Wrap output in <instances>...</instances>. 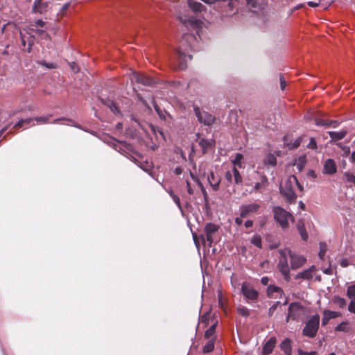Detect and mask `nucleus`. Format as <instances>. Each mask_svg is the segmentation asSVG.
<instances>
[{
	"label": "nucleus",
	"mask_w": 355,
	"mask_h": 355,
	"mask_svg": "<svg viewBox=\"0 0 355 355\" xmlns=\"http://www.w3.org/2000/svg\"><path fill=\"white\" fill-rule=\"evenodd\" d=\"M263 164L266 166H274L277 164L276 157L272 154H268L263 159Z\"/></svg>",
	"instance_id": "28"
},
{
	"label": "nucleus",
	"mask_w": 355,
	"mask_h": 355,
	"mask_svg": "<svg viewBox=\"0 0 355 355\" xmlns=\"http://www.w3.org/2000/svg\"><path fill=\"white\" fill-rule=\"evenodd\" d=\"M268 182L267 178L264 175L261 178V181L260 182L256 183L254 187L255 189L259 190L261 188L264 187Z\"/></svg>",
	"instance_id": "41"
},
{
	"label": "nucleus",
	"mask_w": 355,
	"mask_h": 355,
	"mask_svg": "<svg viewBox=\"0 0 355 355\" xmlns=\"http://www.w3.org/2000/svg\"><path fill=\"white\" fill-rule=\"evenodd\" d=\"M275 293H282V290L279 287H278V286H274V285H270L268 287V294L269 295H272Z\"/></svg>",
	"instance_id": "38"
},
{
	"label": "nucleus",
	"mask_w": 355,
	"mask_h": 355,
	"mask_svg": "<svg viewBox=\"0 0 355 355\" xmlns=\"http://www.w3.org/2000/svg\"><path fill=\"white\" fill-rule=\"evenodd\" d=\"M251 243L259 248H262L261 238L259 235L255 234L251 239Z\"/></svg>",
	"instance_id": "35"
},
{
	"label": "nucleus",
	"mask_w": 355,
	"mask_h": 355,
	"mask_svg": "<svg viewBox=\"0 0 355 355\" xmlns=\"http://www.w3.org/2000/svg\"><path fill=\"white\" fill-rule=\"evenodd\" d=\"M260 205L257 203H250L241 205L239 208L240 216L241 218H248L254 214L258 212Z\"/></svg>",
	"instance_id": "10"
},
{
	"label": "nucleus",
	"mask_w": 355,
	"mask_h": 355,
	"mask_svg": "<svg viewBox=\"0 0 355 355\" xmlns=\"http://www.w3.org/2000/svg\"><path fill=\"white\" fill-rule=\"evenodd\" d=\"M297 230L303 229L304 228V224L302 221L300 220L297 224Z\"/></svg>",
	"instance_id": "64"
},
{
	"label": "nucleus",
	"mask_w": 355,
	"mask_h": 355,
	"mask_svg": "<svg viewBox=\"0 0 355 355\" xmlns=\"http://www.w3.org/2000/svg\"><path fill=\"white\" fill-rule=\"evenodd\" d=\"M189 6L190 8L195 12H200L204 8V6L201 3L191 0L189 1Z\"/></svg>",
	"instance_id": "29"
},
{
	"label": "nucleus",
	"mask_w": 355,
	"mask_h": 355,
	"mask_svg": "<svg viewBox=\"0 0 355 355\" xmlns=\"http://www.w3.org/2000/svg\"><path fill=\"white\" fill-rule=\"evenodd\" d=\"M279 80H280V87H281L282 90H284L286 87V80H285L284 76L282 75L280 76Z\"/></svg>",
	"instance_id": "54"
},
{
	"label": "nucleus",
	"mask_w": 355,
	"mask_h": 355,
	"mask_svg": "<svg viewBox=\"0 0 355 355\" xmlns=\"http://www.w3.org/2000/svg\"><path fill=\"white\" fill-rule=\"evenodd\" d=\"M337 171L336 163L332 159H327L324 163L323 173L324 174L333 175Z\"/></svg>",
	"instance_id": "20"
},
{
	"label": "nucleus",
	"mask_w": 355,
	"mask_h": 355,
	"mask_svg": "<svg viewBox=\"0 0 355 355\" xmlns=\"http://www.w3.org/2000/svg\"><path fill=\"white\" fill-rule=\"evenodd\" d=\"M71 69L77 72L78 71V69L77 68V65L75 62H71L69 64Z\"/></svg>",
	"instance_id": "60"
},
{
	"label": "nucleus",
	"mask_w": 355,
	"mask_h": 355,
	"mask_svg": "<svg viewBox=\"0 0 355 355\" xmlns=\"http://www.w3.org/2000/svg\"><path fill=\"white\" fill-rule=\"evenodd\" d=\"M196 40V37L191 34H184L181 44L177 52V68L179 69H184L187 68V53L189 52L188 48L191 49V42Z\"/></svg>",
	"instance_id": "3"
},
{
	"label": "nucleus",
	"mask_w": 355,
	"mask_h": 355,
	"mask_svg": "<svg viewBox=\"0 0 355 355\" xmlns=\"http://www.w3.org/2000/svg\"><path fill=\"white\" fill-rule=\"evenodd\" d=\"M186 184H187V190L188 193L189 195H193L194 193V190H193L192 184L188 180L186 181Z\"/></svg>",
	"instance_id": "48"
},
{
	"label": "nucleus",
	"mask_w": 355,
	"mask_h": 355,
	"mask_svg": "<svg viewBox=\"0 0 355 355\" xmlns=\"http://www.w3.org/2000/svg\"><path fill=\"white\" fill-rule=\"evenodd\" d=\"M335 331L342 332H349L350 331L349 323L347 321H343L339 324L336 328Z\"/></svg>",
	"instance_id": "30"
},
{
	"label": "nucleus",
	"mask_w": 355,
	"mask_h": 355,
	"mask_svg": "<svg viewBox=\"0 0 355 355\" xmlns=\"http://www.w3.org/2000/svg\"><path fill=\"white\" fill-rule=\"evenodd\" d=\"M346 180L348 182L352 183L355 185V176L351 173L345 174Z\"/></svg>",
	"instance_id": "46"
},
{
	"label": "nucleus",
	"mask_w": 355,
	"mask_h": 355,
	"mask_svg": "<svg viewBox=\"0 0 355 355\" xmlns=\"http://www.w3.org/2000/svg\"><path fill=\"white\" fill-rule=\"evenodd\" d=\"M333 302L335 304L338 305L340 308H344L347 305L346 300L344 298L340 297L339 296H335L333 298Z\"/></svg>",
	"instance_id": "33"
},
{
	"label": "nucleus",
	"mask_w": 355,
	"mask_h": 355,
	"mask_svg": "<svg viewBox=\"0 0 355 355\" xmlns=\"http://www.w3.org/2000/svg\"><path fill=\"white\" fill-rule=\"evenodd\" d=\"M190 176L191 179L195 182L196 184H198V186L200 189L205 202L207 203L208 202V194L202 182L200 181L198 178L196 177L191 171H190Z\"/></svg>",
	"instance_id": "24"
},
{
	"label": "nucleus",
	"mask_w": 355,
	"mask_h": 355,
	"mask_svg": "<svg viewBox=\"0 0 355 355\" xmlns=\"http://www.w3.org/2000/svg\"><path fill=\"white\" fill-rule=\"evenodd\" d=\"M216 324H214L213 325H211L206 331H205V337L206 338H211L214 332H215V329H216Z\"/></svg>",
	"instance_id": "40"
},
{
	"label": "nucleus",
	"mask_w": 355,
	"mask_h": 355,
	"mask_svg": "<svg viewBox=\"0 0 355 355\" xmlns=\"http://www.w3.org/2000/svg\"><path fill=\"white\" fill-rule=\"evenodd\" d=\"M308 314L307 309L300 302H293L289 305L286 321L289 320L299 321L304 319Z\"/></svg>",
	"instance_id": "4"
},
{
	"label": "nucleus",
	"mask_w": 355,
	"mask_h": 355,
	"mask_svg": "<svg viewBox=\"0 0 355 355\" xmlns=\"http://www.w3.org/2000/svg\"><path fill=\"white\" fill-rule=\"evenodd\" d=\"M241 292L248 300H255L258 297V292L248 282L242 284Z\"/></svg>",
	"instance_id": "12"
},
{
	"label": "nucleus",
	"mask_w": 355,
	"mask_h": 355,
	"mask_svg": "<svg viewBox=\"0 0 355 355\" xmlns=\"http://www.w3.org/2000/svg\"><path fill=\"white\" fill-rule=\"evenodd\" d=\"M218 230V226L212 223H209L206 225L205 228L206 239H205L204 236H201V239L205 246L211 247L212 243L214 242V235Z\"/></svg>",
	"instance_id": "8"
},
{
	"label": "nucleus",
	"mask_w": 355,
	"mask_h": 355,
	"mask_svg": "<svg viewBox=\"0 0 355 355\" xmlns=\"http://www.w3.org/2000/svg\"><path fill=\"white\" fill-rule=\"evenodd\" d=\"M166 191L168 192V193L169 194V196L171 197V198L173 199V200L174 201V202L176 204V205L178 207V208L182 210V206H181V203H180V198L179 197L175 195L173 191L171 189H165Z\"/></svg>",
	"instance_id": "32"
},
{
	"label": "nucleus",
	"mask_w": 355,
	"mask_h": 355,
	"mask_svg": "<svg viewBox=\"0 0 355 355\" xmlns=\"http://www.w3.org/2000/svg\"><path fill=\"white\" fill-rule=\"evenodd\" d=\"M280 348L285 354H291V340L289 338H286L284 340V341L280 344Z\"/></svg>",
	"instance_id": "27"
},
{
	"label": "nucleus",
	"mask_w": 355,
	"mask_h": 355,
	"mask_svg": "<svg viewBox=\"0 0 355 355\" xmlns=\"http://www.w3.org/2000/svg\"><path fill=\"white\" fill-rule=\"evenodd\" d=\"M274 217L284 228L288 226L289 220L293 219L292 215L281 207L275 208Z\"/></svg>",
	"instance_id": "7"
},
{
	"label": "nucleus",
	"mask_w": 355,
	"mask_h": 355,
	"mask_svg": "<svg viewBox=\"0 0 355 355\" xmlns=\"http://www.w3.org/2000/svg\"><path fill=\"white\" fill-rule=\"evenodd\" d=\"M243 159V156L241 153H236L234 158H232L231 161L234 165V167L238 166L242 167V159Z\"/></svg>",
	"instance_id": "31"
},
{
	"label": "nucleus",
	"mask_w": 355,
	"mask_h": 355,
	"mask_svg": "<svg viewBox=\"0 0 355 355\" xmlns=\"http://www.w3.org/2000/svg\"><path fill=\"white\" fill-rule=\"evenodd\" d=\"M327 123H329V126H326L327 128H329V127L336 128V127H337V125L338 124V121H334V120L327 121Z\"/></svg>",
	"instance_id": "55"
},
{
	"label": "nucleus",
	"mask_w": 355,
	"mask_h": 355,
	"mask_svg": "<svg viewBox=\"0 0 355 355\" xmlns=\"http://www.w3.org/2000/svg\"><path fill=\"white\" fill-rule=\"evenodd\" d=\"M46 30V22L42 19L35 21L30 24L27 28L20 30L19 34L21 44L26 48L27 52H31V51L35 36L40 37L42 39H47L49 37Z\"/></svg>",
	"instance_id": "1"
},
{
	"label": "nucleus",
	"mask_w": 355,
	"mask_h": 355,
	"mask_svg": "<svg viewBox=\"0 0 355 355\" xmlns=\"http://www.w3.org/2000/svg\"><path fill=\"white\" fill-rule=\"evenodd\" d=\"M279 304V302H277L275 303L268 310V315L271 316L274 311L276 310L277 306Z\"/></svg>",
	"instance_id": "51"
},
{
	"label": "nucleus",
	"mask_w": 355,
	"mask_h": 355,
	"mask_svg": "<svg viewBox=\"0 0 355 355\" xmlns=\"http://www.w3.org/2000/svg\"><path fill=\"white\" fill-rule=\"evenodd\" d=\"M300 143H301V139L300 138H298L297 139L293 144H291L290 146H289V148H297L300 145Z\"/></svg>",
	"instance_id": "52"
},
{
	"label": "nucleus",
	"mask_w": 355,
	"mask_h": 355,
	"mask_svg": "<svg viewBox=\"0 0 355 355\" xmlns=\"http://www.w3.org/2000/svg\"><path fill=\"white\" fill-rule=\"evenodd\" d=\"M298 354H299V355H315L316 352L315 351H311V352H304L302 350H299Z\"/></svg>",
	"instance_id": "53"
},
{
	"label": "nucleus",
	"mask_w": 355,
	"mask_h": 355,
	"mask_svg": "<svg viewBox=\"0 0 355 355\" xmlns=\"http://www.w3.org/2000/svg\"><path fill=\"white\" fill-rule=\"evenodd\" d=\"M307 4L310 6V7H313V8H315V7H317L319 6L320 4V1H308L307 2Z\"/></svg>",
	"instance_id": "57"
},
{
	"label": "nucleus",
	"mask_w": 355,
	"mask_h": 355,
	"mask_svg": "<svg viewBox=\"0 0 355 355\" xmlns=\"http://www.w3.org/2000/svg\"><path fill=\"white\" fill-rule=\"evenodd\" d=\"M315 278V280L320 281V275L317 274V269L315 266H311L309 268L298 272L296 275L295 279L296 280L301 279V280H311L313 278Z\"/></svg>",
	"instance_id": "9"
},
{
	"label": "nucleus",
	"mask_w": 355,
	"mask_h": 355,
	"mask_svg": "<svg viewBox=\"0 0 355 355\" xmlns=\"http://www.w3.org/2000/svg\"><path fill=\"white\" fill-rule=\"evenodd\" d=\"M288 254L291 258V268L293 270L302 267L306 261V259L302 255L292 254L289 250Z\"/></svg>",
	"instance_id": "15"
},
{
	"label": "nucleus",
	"mask_w": 355,
	"mask_h": 355,
	"mask_svg": "<svg viewBox=\"0 0 355 355\" xmlns=\"http://www.w3.org/2000/svg\"><path fill=\"white\" fill-rule=\"evenodd\" d=\"M131 81H136L137 83H141L144 85H151L155 83L150 77L137 72L132 73Z\"/></svg>",
	"instance_id": "16"
},
{
	"label": "nucleus",
	"mask_w": 355,
	"mask_h": 355,
	"mask_svg": "<svg viewBox=\"0 0 355 355\" xmlns=\"http://www.w3.org/2000/svg\"><path fill=\"white\" fill-rule=\"evenodd\" d=\"M308 175H309V177L313 178H315L317 177V175H316V174H315V171H313V170H311V171H309L308 172Z\"/></svg>",
	"instance_id": "63"
},
{
	"label": "nucleus",
	"mask_w": 355,
	"mask_h": 355,
	"mask_svg": "<svg viewBox=\"0 0 355 355\" xmlns=\"http://www.w3.org/2000/svg\"><path fill=\"white\" fill-rule=\"evenodd\" d=\"M276 342H277V340H276L275 337H274V336L270 337L267 341L265 342V343L263 346L261 354L262 355L270 354L272 352L273 349L275 348Z\"/></svg>",
	"instance_id": "19"
},
{
	"label": "nucleus",
	"mask_w": 355,
	"mask_h": 355,
	"mask_svg": "<svg viewBox=\"0 0 355 355\" xmlns=\"http://www.w3.org/2000/svg\"><path fill=\"white\" fill-rule=\"evenodd\" d=\"M348 310L349 312L355 313V299H352L348 306Z\"/></svg>",
	"instance_id": "49"
},
{
	"label": "nucleus",
	"mask_w": 355,
	"mask_h": 355,
	"mask_svg": "<svg viewBox=\"0 0 355 355\" xmlns=\"http://www.w3.org/2000/svg\"><path fill=\"white\" fill-rule=\"evenodd\" d=\"M347 133V130H343L339 132L329 131L328 132L331 140H334V141H338V140L343 139L346 136Z\"/></svg>",
	"instance_id": "25"
},
{
	"label": "nucleus",
	"mask_w": 355,
	"mask_h": 355,
	"mask_svg": "<svg viewBox=\"0 0 355 355\" xmlns=\"http://www.w3.org/2000/svg\"><path fill=\"white\" fill-rule=\"evenodd\" d=\"M288 250H280V257L278 263V269L284 276L285 280L288 282L290 280V269L287 261V255Z\"/></svg>",
	"instance_id": "6"
},
{
	"label": "nucleus",
	"mask_w": 355,
	"mask_h": 355,
	"mask_svg": "<svg viewBox=\"0 0 355 355\" xmlns=\"http://www.w3.org/2000/svg\"><path fill=\"white\" fill-rule=\"evenodd\" d=\"M214 349V342L212 340H210L203 348V352L205 353H209L212 352Z\"/></svg>",
	"instance_id": "37"
},
{
	"label": "nucleus",
	"mask_w": 355,
	"mask_h": 355,
	"mask_svg": "<svg viewBox=\"0 0 355 355\" xmlns=\"http://www.w3.org/2000/svg\"><path fill=\"white\" fill-rule=\"evenodd\" d=\"M35 125L34 118H27L25 119L19 120L17 123L14 125L15 128H19L24 127L25 128L33 126Z\"/></svg>",
	"instance_id": "23"
},
{
	"label": "nucleus",
	"mask_w": 355,
	"mask_h": 355,
	"mask_svg": "<svg viewBox=\"0 0 355 355\" xmlns=\"http://www.w3.org/2000/svg\"><path fill=\"white\" fill-rule=\"evenodd\" d=\"M327 252V245L324 243H320V252L319 257L321 259H322L325 255Z\"/></svg>",
	"instance_id": "42"
},
{
	"label": "nucleus",
	"mask_w": 355,
	"mask_h": 355,
	"mask_svg": "<svg viewBox=\"0 0 355 355\" xmlns=\"http://www.w3.org/2000/svg\"><path fill=\"white\" fill-rule=\"evenodd\" d=\"M49 3L46 0H35L32 10L34 13L43 15L49 11Z\"/></svg>",
	"instance_id": "13"
},
{
	"label": "nucleus",
	"mask_w": 355,
	"mask_h": 355,
	"mask_svg": "<svg viewBox=\"0 0 355 355\" xmlns=\"http://www.w3.org/2000/svg\"><path fill=\"white\" fill-rule=\"evenodd\" d=\"M180 20L187 26H191L199 28L201 26L202 21L193 17H180Z\"/></svg>",
	"instance_id": "18"
},
{
	"label": "nucleus",
	"mask_w": 355,
	"mask_h": 355,
	"mask_svg": "<svg viewBox=\"0 0 355 355\" xmlns=\"http://www.w3.org/2000/svg\"><path fill=\"white\" fill-rule=\"evenodd\" d=\"M37 63L47 69H56L58 65L54 62H47L45 60L37 61Z\"/></svg>",
	"instance_id": "36"
},
{
	"label": "nucleus",
	"mask_w": 355,
	"mask_h": 355,
	"mask_svg": "<svg viewBox=\"0 0 355 355\" xmlns=\"http://www.w3.org/2000/svg\"><path fill=\"white\" fill-rule=\"evenodd\" d=\"M315 124L318 126H329V123H327V120L322 119H316Z\"/></svg>",
	"instance_id": "45"
},
{
	"label": "nucleus",
	"mask_w": 355,
	"mask_h": 355,
	"mask_svg": "<svg viewBox=\"0 0 355 355\" xmlns=\"http://www.w3.org/2000/svg\"><path fill=\"white\" fill-rule=\"evenodd\" d=\"M269 282V279L267 277H263L261 278V283L266 286Z\"/></svg>",
	"instance_id": "62"
},
{
	"label": "nucleus",
	"mask_w": 355,
	"mask_h": 355,
	"mask_svg": "<svg viewBox=\"0 0 355 355\" xmlns=\"http://www.w3.org/2000/svg\"><path fill=\"white\" fill-rule=\"evenodd\" d=\"M302 191L303 187L299 183L295 175L288 176L280 185L282 195L289 202H294L297 198V191Z\"/></svg>",
	"instance_id": "2"
},
{
	"label": "nucleus",
	"mask_w": 355,
	"mask_h": 355,
	"mask_svg": "<svg viewBox=\"0 0 355 355\" xmlns=\"http://www.w3.org/2000/svg\"><path fill=\"white\" fill-rule=\"evenodd\" d=\"M298 232L304 241H306L308 239V234L305 230V227L303 229L298 230Z\"/></svg>",
	"instance_id": "47"
},
{
	"label": "nucleus",
	"mask_w": 355,
	"mask_h": 355,
	"mask_svg": "<svg viewBox=\"0 0 355 355\" xmlns=\"http://www.w3.org/2000/svg\"><path fill=\"white\" fill-rule=\"evenodd\" d=\"M320 324V315L315 314L306 322L302 330L303 335L309 338H314L318 332Z\"/></svg>",
	"instance_id": "5"
},
{
	"label": "nucleus",
	"mask_w": 355,
	"mask_h": 355,
	"mask_svg": "<svg viewBox=\"0 0 355 355\" xmlns=\"http://www.w3.org/2000/svg\"><path fill=\"white\" fill-rule=\"evenodd\" d=\"M306 163V156L302 155L295 159L293 162V166H296L299 171H301L304 168Z\"/></svg>",
	"instance_id": "26"
},
{
	"label": "nucleus",
	"mask_w": 355,
	"mask_h": 355,
	"mask_svg": "<svg viewBox=\"0 0 355 355\" xmlns=\"http://www.w3.org/2000/svg\"><path fill=\"white\" fill-rule=\"evenodd\" d=\"M243 218L241 216L235 218V223L238 225H241L243 223Z\"/></svg>",
	"instance_id": "61"
},
{
	"label": "nucleus",
	"mask_w": 355,
	"mask_h": 355,
	"mask_svg": "<svg viewBox=\"0 0 355 355\" xmlns=\"http://www.w3.org/2000/svg\"><path fill=\"white\" fill-rule=\"evenodd\" d=\"M207 179L212 189L214 191L218 190L220 179L218 176H216L213 172L210 173V174L208 175Z\"/></svg>",
	"instance_id": "22"
},
{
	"label": "nucleus",
	"mask_w": 355,
	"mask_h": 355,
	"mask_svg": "<svg viewBox=\"0 0 355 355\" xmlns=\"http://www.w3.org/2000/svg\"><path fill=\"white\" fill-rule=\"evenodd\" d=\"M247 3L252 8L257 7V3L255 0H245Z\"/></svg>",
	"instance_id": "58"
},
{
	"label": "nucleus",
	"mask_w": 355,
	"mask_h": 355,
	"mask_svg": "<svg viewBox=\"0 0 355 355\" xmlns=\"http://www.w3.org/2000/svg\"><path fill=\"white\" fill-rule=\"evenodd\" d=\"M238 312L243 316H248L250 315V311L245 306H239L238 308Z\"/></svg>",
	"instance_id": "44"
},
{
	"label": "nucleus",
	"mask_w": 355,
	"mask_h": 355,
	"mask_svg": "<svg viewBox=\"0 0 355 355\" xmlns=\"http://www.w3.org/2000/svg\"><path fill=\"white\" fill-rule=\"evenodd\" d=\"M341 313L338 311H334L330 310H324L323 312V317L322 319V325L325 326L328 324L331 319L340 317Z\"/></svg>",
	"instance_id": "21"
},
{
	"label": "nucleus",
	"mask_w": 355,
	"mask_h": 355,
	"mask_svg": "<svg viewBox=\"0 0 355 355\" xmlns=\"http://www.w3.org/2000/svg\"><path fill=\"white\" fill-rule=\"evenodd\" d=\"M244 225L247 228L251 227L253 225V221L252 220H248L245 222Z\"/></svg>",
	"instance_id": "59"
},
{
	"label": "nucleus",
	"mask_w": 355,
	"mask_h": 355,
	"mask_svg": "<svg viewBox=\"0 0 355 355\" xmlns=\"http://www.w3.org/2000/svg\"><path fill=\"white\" fill-rule=\"evenodd\" d=\"M51 117V115L44 116H37L35 117V121L37 124H46L49 122V120Z\"/></svg>",
	"instance_id": "34"
},
{
	"label": "nucleus",
	"mask_w": 355,
	"mask_h": 355,
	"mask_svg": "<svg viewBox=\"0 0 355 355\" xmlns=\"http://www.w3.org/2000/svg\"><path fill=\"white\" fill-rule=\"evenodd\" d=\"M153 106L157 112V114L161 119H165V113L159 107V106L155 103V101L153 100Z\"/></svg>",
	"instance_id": "43"
},
{
	"label": "nucleus",
	"mask_w": 355,
	"mask_h": 355,
	"mask_svg": "<svg viewBox=\"0 0 355 355\" xmlns=\"http://www.w3.org/2000/svg\"><path fill=\"white\" fill-rule=\"evenodd\" d=\"M307 147L311 149H315L317 148L316 141L313 138H311L309 143L307 145Z\"/></svg>",
	"instance_id": "50"
},
{
	"label": "nucleus",
	"mask_w": 355,
	"mask_h": 355,
	"mask_svg": "<svg viewBox=\"0 0 355 355\" xmlns=\"http://www.w3.org/2000/svg\"><path fill=\"white\" fill-rule=\"evenodd\" d=\"M22 111H23V109L21 107H18L14 110L10 111L9 113V115H10V116H12L15 114H16L17 113L22 112Z\"/></svg>",
	"instance_id": "56"
},
{
	"label": "nucleus",
	"mask_w": 355,
	"mask_h": 355,
	"mask_svg": "<svg viewBox=\"0 0 355 355\" xmlns=\"http://www.w3.org/2000/svg\"><path fill=\"white\" fill-rule=\"evenodd\" d=\"M195 114L198 120L205 125L210 126L215 121V117L206 112H201L199 107L194 108Z\"/></svg>",
	"instance_id": "11"
},
{
	"label": "nucleus",
	"mask_w": 355,
	"mask_h": 355,
	"mask_svg": "<svg viewBox=\"0 0 355 355\" xmlns=\"http://www.w3.org/2000/svg\"><path fill=\"white\" fill-rule=\"evenodd\" d=\"M225 179L230 182L240 184L242 182V177L236 167L225 173Z\"/></svg>",
	"instance_id": "17"
},
{
	"label": "nucleus",
	"mask_w": 355,
	"mask_h": 355,
	"mask_svg": "<svg viewBox=\"0 0 355 355\" xmlns=\"http://www.w3.org/2000/svg\"><path fill=\"white\" fill-rule=\"evenodd\" d=\"M102 103L105 105L107 107H108L110 110L114 113L116 115H122L123 112L126 110L128 109V107L124 106H119V103L114 102L112 100L107 99V100H101Z\"/></svg>",
	"instance_id": "14"
},
{
	"label": "nucleus",
	"mask_w": 355,
	"mask_h": 355,
	"mask_svg": "<svg viewBox=\"0 0 355 355\" xmlns=\"http://www.w3.org/2000/svg\"><path fill=\"white\" fill-rule=\"evenodd\" d=\"M347 295L351 300L355 299V284L351 285L347 288Z\"/></svg>",
	"instance_id": "39"
}]
</instances>
